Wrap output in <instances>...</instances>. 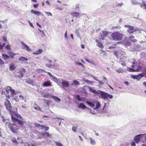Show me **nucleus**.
Returning <instances> with one entry per match:
<instances>
[{"mask_svg": "<svg viewBox=\"0 0 146 146\" xmlns=\"http://www.w3.org/2000/svg\"><path fill=\"white\" fill-rule=\"evenodd\" d=\"M103 80L107 84H108V81L106 78L105 77H103Z\"/></svg>", "mask_w": 146, "mask_h": 146, "instance_id": "46", "label": "nucleus"}, {"mask_svg": "<svg viewBox=\"0 0 146 146\" xmlns=\"http://www.w3.org/2000/svg\"><path fill=\"white\" fill-rule=\"evenodd\" d=\"M28 59L23 56H21L19 59V60L21 62H24L28 60Z\"/></svg>", "mask_w": 146, "mask_h": 146, "instance_id": "18", "label": "nucleus"}, {"mask_svg": "<svg viewBox=\"0 0 146 146\" xmlns=\"http://www.w3.org/2000/svg\"><path fill=\"white\" fill-rule=\"evenodd\" d=\"M26 82L29 84L30 85L32 84L33 85V84H32L33 83V81L31 79H29L27 80H26Z\"/></svg>", "mask_w": 146, "mask_h": 146, "instance_id": "24", "label": "nucleus"}, {"mask_svg": "<svg viewBox=\"0 0 146 146\" xmlns=\"http://www.w3.org/2000/svg\"><path fill=\"white\" fill-rule=\"evenodd\" d=\"M61 82L59 83V84H61V86H62L63 88L64 87L68 88L69 87V82L68 81L62 79Z\"/></svg>", "mask_w": 146, "mask_h": 146, "instance_id": "6", "label": "nucleus"}, {"mask_svg": "<svg viewBox=\"0 0 146 146\" xmlns=\"http://www.w3.org/2000/svg\"><path fill=\"white\" fill-rule=\"evenodd\" d=\"M13 100H15L16 102H19V100L18 99H17V97H16V98L15 97V98L13 99Z\"/></svg>", "mask_w": 146, "mask_h": 146, "instance_id": "60", "label": "nucleus"}, {"mask_svg": "<svg viewBox=\"0 0 146 146\" xmlns=\"http://www.w3.org/2000/svg\"><path fill=\"white\" fill-rule=\"evenodd\" d=\"M78 107L79 108L83 109L86 108V106L83 103H80L79 105L78 106Z\"/></svg>", "mask_w": 146, "mask_h": 146, "instance_id": "16", "label": "nucleus"}, {"mask_svg": "<svg viewBox=\"0 0 146 146\" xmlns=\"http://www.w3.org/2000/svg\"><path fill=\"white\" fill-rule=\"evenodd\" d=\"M17 122L19 125H23V121L20 120L19 119H18L17 121H16Z\"/></svg>", "mask_w": 146, "mask_h": 146, "instance_id": "42", "label": "nucleus"}, {"mask_svg": "<svg viewBox=\"0 0 146 146\" xmlns=\"http://www.w3.org/2000/svg\"><path fill=\"white\" fill-rule=\"evenodd\" d=\"M5 125L8 126V127L11 130L13 133L16 132V130L17 129V127L15 124L10 123L9 122H7L5 123Z\"/></svg>", "mask_w": 146, "mask_h": 146, "instance_id": "4", "label": "nucleus"}, {"mask_svg": "<svg viewBox=\"0 0 146 146\" xmlns=\"http://www.w3.org/2000/svg\"><path fill=\"white\" fill-rule=\"evenodd\" d=\"M142 135H143L140 134L135 136V138L134 139V141L137 143H138L140 140V137H141Z\"/></svg>", "mask_w": 146, "mask_h": 146, "instance_id": "13", "label": "nucleus"}, {"mask_svg": "<svg viewBox=\"0 0 146 146\" xmlns=\"http://www.w3.org/2000/svg\"><path fill=\"white\" fill-rule=\"evenodd\" d=\"M9 68L11 70H14L15 67L13 64H11L9 66Z\"/></svg>", "mask_w": 146, "mask_h": 146, "instance_id": "34", "label": "nucleus"}, {"mask_svg": "<svg viewBox=\"0 0 146 146\" xmlns=\"http://www.w3.org/2000/svg\"><path fill=\"white\" fill-rule=\"evenodd\" d=\"M7 88L8 90L11 92V96H12L16 94L14 90L13 89L12 87L10 86H7Z\"/></svg>", "mask_w": 146, "mask_h": 146, "instance_id": "11", "label": "nucleus"}, {"mask_svg": "<svg viewBox=\"0 0 146 146\" xmlns=\"http://www.w3.org/2000/svg\"><path fill=\"white\" fill-rule=\"evenodd\" d=\"M44 86H51V83L50 81H46L44 82L43 84Z\"/></svg>", "mask_w": 146, "mask_h": 146, "instance_id": "20", "label": "nucleus"}, {"mask_svg": "<svg viewBox=\"0 0 146 146\" xmlns=\"http://www.w3.org/2000/svg\"><path fill=\"white\" fill-rule=\"evenodd\" d=\"M21 44H22V47L23 48L26 49V50L28 51H31V50L29 46H28L22 42H21Z\"/></svg>", "mask_w": 146, "mask_h": 146, "instance_id": "10", "label": "nucleus"}, {"mask_svg": "<svg viewBox=\"0 0 146 146\" xmlns=\"http://www.w3.org/2000/svg\"><path fill=\"white\" fill-rule=\"evenodd\" d=\"M45 13L47 14L48 16H52V15L51 13L48 12H45Z\"/></svg>", "mask_w": 146, "mask_h": 146, "instance_id": "47", "label": "nucleus"}, {"mask_svg": "<svg viewBox=\"0 0 146 146\" xmlns=\"http://www.w3.org/2000/svg\"><path fill=\"white\" fill-rule=\"evenodd\" d=\"M42 136H44L45 135H47L48 137H51V135L49 134V133L46 132L44 133H42Z\"/></svg>", "mask_w": 146, "mask_h": 146, "instance_id": "28", "label": "nucleus"}, {"mask_svg": "<svg viewBox=\"0 0 146 146\" xmlns=\"http://www.w3.org/2000/svg\"><path fill=\"white\" fill-rule=\"evenodd\" d=\"M49 129V128L48 127H46V126H44V129H45V131H47L48 130V129Z\"/></svg>", "mask_w": 146, "mask_h": 146, "instance_id": "62", "label": "nucleus"}, {"mask_svg": "<svg viewBox=\"0 0 146 146\" xmlns=\"http://www.w3.org/2000/svg\"><path fill=\"white\" fill-rule=\"evenodd\" d=\"M140 6L141 7H143V8L146 9V4L144 2L141 3Z\"/></svg>", "mask_w": 146, "mask_h": 146, "instance_id": "37", "label": "nucleus"}, {"mask_svg": "<svg viewBox=\"0 0 146 146\" xmlns=\"http://www.w3.org/2000/svg\"><path fill=\"white\" fill-rule=\"evenodd\" d=\"M1 93L3 95H5L6 94L5 91L6 90V88H1Z\"/></svg>", "mask_w": 146, "mask_h": 146, "instance_id": "35", "label": "nucleus"}, {"mask_svg": "<svg viewBox=\"0 0 146 146\" xmlns=\"http://www.w3.org/2000/svg\"><path fill=\"white\" fill-rule=\"evenodd\" d=\"M130 38L131 41L133 42H136L137 41V40L136 39H134V36H131L130 37Z\"/></svg>", "mask_w": 146, "mask_h": 146, "instance_id": "27", "label": "nucleus"}, {"mask_svg": "<svg viewBox=\"0 0 146 146\" xmlns=\"http://www.w3.org/2000/svg\"><path fill=\"white\" fill-rule=\"evenodd\" d=\"M123 5V3H120L118 4L116 6L118 7H120L122 5Z\"/></svg>", "mask_w": 146, "mask_h": 146, "instance_id": "54", "label": "nucleus"}, {"mask_svg": "<svg viewBox=\"0 0 146 146\" xmlns=\"http://www.w3.org/2000/svg\"><path fill=\"white\" fill-rule=\"evenodd\" d=\"M109 32L106 31H102V33L100 34L101 38H100V40H104L105 39V37H106L108 34Z\"/></svg>", "mask_w": 146, "mask_h": 146, "instance_id": "8", "label": "nucleus"}, {"mask_svg": "<svg viewBox=\"0 0 146 146\" xmlns=\"http://www.w3.org/2000/svg\"><path fill=\"white\" fill-rule=\"evenodd\" d=\"M53 80L58 84V85L59 86H60L59 83H60V80H58L56 77L54 76L52 78Z\"/></svg>", "mask_w": 146, "mask_h": 146, "instance_id": "15", "label": "nucleus"}, {"mask_svg": "<svg viewBox=\"0 0 146 146\" xmlns=\"http://www.w3.org/2000/svg\"><path fill=\"white\" fill-rule=\"evenodd\" d=\"M76 127H73L72 128V130L74 132L76 131Z\"/></svg>", "mask_w": 146, "mask_h": 146, "instance_id": "53", "label": "nucleus"}, {"mask_svg": "<svg viewBox=\"0 0 146 146\" xmlns=\"http://www.w3.org/2000/svg\"><path fill=\"white\" fill-rule=\"evenodd\" d=\"M137 62H133L132 63V64L133 65H132V67L133 68H135L137 67Z\"/></svg>", "mask_w": 146, "mask_h": 146, "instance_id": "39", "label": "nucleus"}, {"mask_svg": "<svg viewBox=\"0 0 146 146\" xmlns=\"http://www.w3.org/2000/svg\"><path fill=\"white\" fill-rule=\"evenodd\" d=\"M123 42V44L127 46H129L131 44V43L130 42L127 41H124Z\"/></svg>", "mask_w": 146, "mask_h": 146, "instance_id": "38", "label": "nucleus"}, {"mask_svg": "<svg viewBox=\"0 0 146 146\" xmlns=\"http://www.w3.org/2000/svg\"><path fill=\"white\" fill-rule=\"evenodd\" d=\"M88 88L90 91L94 94H100L101 95V98L104 100H108V98L110 99H112L113 98V96L112 95L110 94L100 90L97 91L91 87H88Z\"/></svg>", "mask_w": 146, "mask_h": 146, "instance_id": "1", "label": "nucleus"}, {"mask_svg": "<svg viewBox=\"0 0 146 146\" xmlns=\"http://www.w3.org/2000/svg\"><path fill=\"white\" fill-rule=\"evenodd\" d=\"M96 107L94 108V110H96L99 109L101 105L100 103L98 101L96 102Z\"/></svg>", "mask_w": 146, "mask_h": 146, "instance_id": "17", "label": "nucleus"}, {"mask_svg": "<svg viewBox=\"0 0 146 146\" xmlns=\"http://www.w3.org/2000/svg\"><path fill=\"white\" fill-rule=\"evenodd\" d=\"M83 80L84 82L86 83H88V84H93V82L91 81H90L88 80L85 79H83Z\"/></svg>", "mask_w": 146, "mask_h": 146, "instance_id": "26", "label": "nucleus"}, {"mask_svg": "<svg viewBox=\"0 0 146 146\" xmlns=\"http://www.w3.org/2000/svg\"><path fill=\"white\" fill-rule=\"evenodd\" d=\"M43 100L45 102L46 105L48 106H49L50 104V101H48L45 99H43Z\"/></svg>", "mask_w": 146, "mask_h": 146, "instance_id": "44", "label": "nucleus"}, {"mask_svg": "<svg viewBox=\"0 0 146 146\" xmlns=\"http://www.w3.org/2000/svg\"><path fill=\"white\" fill-rule=\"evenodd\" d=\"M142 69V68L139 66H137L136 69H135L133 68L127 67V70L130 72H139Z\"/></svg>", "mask_w": 146, "mask_h": 146, "instance_id": "7", "label": "nucleus"}, {"mask_svg": "<svg viewBox=\"0 0 146 146\" xmlns=\"http://www.w3.org/2000/svg\"><path fill=\"white\" fill-rule=\"evenodd\" d=\"M5 96L7 98H8L10 99V96L9 94H5Z\"/></svg>", "mask_w": 146, "mask_h": 146, "instance_id": "63", "label": "nucleus"}, {"mask_svg": "<svg viewBox=\"0 0 146 146\" xmlns=\"http://www.w3.org/2000/svg\"><path fill=\"white\" fill-rule=\"evenodd\" d=\"M125 27L128 29L127 30V31L130 33H133L134 32L138 30L137 28L131 26L129 25H125Z\"/></svg>", "mask_w": 146, "mask_h": 146, "instance_id": "5", "label": "nucleus"}, {"mask_svg": "<svg viewBox=\"0 0 146 146\" xmlns=\"http://www.w3.org/2000/svg\"><path fill=\"white\" fill-rule=\"evenodd\" d=\"M97 46L101 48H102L104 47V46H103L102 43L100 42L98 43V44H97Z\"/></svg>", "mask_w": 146, "mask_h": 146, "instance_id": "41", "label": "nucleus"}, {"mask_svg": "<svg viewBox=\"0 0 146 146\" xmlns=\"http://www.w3.org/2000/svg\"><path fill=\"white\" fill-rule=\"evenodd\" d=\"M86 103L87 104L90 106L91 107H94L95 106L94 104L88 101L86 102Z\"/></svg>", "mask_w": 146, "mask_h": 146, "instance_id": "30", "label": "nucleus"}, {"mask_svg": "<svg viewBox=\"0 0 146 146\" xmlns=\"http://www.w3.org/2000/svg\"><path fill=\"white\" fill-rule=\"evenodd\" d=\"M123 38V34L118 32H115L113 33L110 36L111 39L115 41L121 40Z\"/></svg>", "mask_w": 146, "mask_h": 146, "instance_id": "2", "label": "nucleus"}, {"mask_svg": "<svg viewBox=\"0 0 146 146\" xmlns=\"http://www.w3.org/2000/svg\"><path fill=\"white\" fill-rule=\"evenodd\" d=\"M5 64L4 62L0 58V65H3Z\"/></svg>", "mask_w": 146, "mask_h": 146, "instance_id": "51", "label": "nucleus"}, {"mask_svg": "<svg viewBox=\"0 0 146 146\" xmlns=\"http://www.w3.org/2000/svg\"><path fill=\"white\" fill-rule=\"evenodd\" d=\"M142 33L145 36V37L146 38V31H143V32Z\"/></svg>", "mask_w": 146, "mask_h": 146, "instance_id": "58", "label": "nucleus"}, {"mask_svg": "<svg viewBox=\"0 0 146 146\" xmlns=\"http://www.w3.org/2000/svg\"><path fill=\"white\" fill-rule=\"evenodd\" d=\"M38 5V4H34L33 6L35 8H36L37 7Z\"/></svg>", "mask_w": 146, "mask_h": 146, "instance_id": "64", "label": "nucleus"}, {"mask_svg": "<svg viewBox=\"0 0 146 146\" xmlns=\"http://www.w3.org/2000/svg\"><path fill=\"white\" fill-rule=\"evenodd\" d=\"M18 73L19 74L17 76L18 77L21 78L23 77V74L22 71H19L18 72Z\"/></svg>", "mask_w": 146, "mask_h": 146, "instance_id": "33", "label": "nucleus"}, {"mask_svg": "<svg viewBox=\"0 0 146 146\" xmlns=\"http://www.w3.org/2000/svg\"><path fill=\"white\" fill-rule=\"evenodd\" d=\"M15 113V112L14 111V112L13 114H11V113H10L11 114V117L12 119L13 120V121H16L18 119H17L15 117L13 116V115H14V114Z\"/></svg>", "mask_w": 146, "mask_h": 146, "instance_id": "32", "label": "nucleus"}, {"mask_svg": "<svg viewBox=\"0 0 146 146\" xmlns=\"http://www.w3.org/2000/svg\"><path fill=\"white\" fill-rule=\"evenodd\" d=\"M4 105L5 106L6 109L9 111L10 113L13 114L14 112V111H13L12 110L11 103L8 99H6V101L4 103Z\"/></svg>", "mask_w": 146, "mask_h": 146, "instance_id": "3", "label": "nucleus"}, {"mask_svg": "<svg viewBox=\"0 0 146 146\" xmlns=\"http://www.w3.org/2000/svg\"><path fill=\"white\" fill-rule=\"evenodd\" d=\"M46 66H47V67H49V68H51L52 67V65L50 64H46Z\"/></svg>", "mask_w": 146, "mask_h": 146, "instance_id": "57", "label": "nucleus"}, {"mask_svg": "<svg viewBox=\"0 0 146 146\" xmlns=\"http://www.w3.org/2000/svg\"><path fill=\"white\" fill-rule=\"evenodd\" d=\"M74 84L75 85H78L79 84L78 82L76 80H73V82L72 84V85Z\"/></svg>", "mask_w": 146, "mask_h": 146, "instance_id": "36", "label": "nucleus"}, {"mask_svg": "<svg viewBox=\"0 0 146 146\" xmlns=\"http://www.w3.org/2000/svg\"><path fill=\"white\" fill-rule=\"evenodd\" d=\"M10 56L12 58H13L14 56L16 55L17 54L13 52H9V53Z\"/></svg>", "mask_w": 146, "mask_h": 146, "instance_id": "29", "label": "nucleus"}, {"mask_svg": "<svg viewBox=\"0 0 146 146\" xmlns=\"http://www.w3.org/2000/svg\"><path fill=\"white\" fill-rule=\"evenodd\" d=\"M76 98H77L78 100L79 101L81 102L83 101L82 98L80 97V96L78 94L77 95V96Z\"/></svg>", "mask_w": 146, "mask_h": 146, "instance_id": "40", "label": "nucleus"}, {"mask_svg": "<svg viewBox=\"0 0 146 146\" xmlns=\"http://www.w3.org/2000/svg\"><path fill=\"white\" fill-rule=\"evenodd\" d=\"M12 141L14 143H18L17 141L16 140V139L15 138H13L12 139Z\"/></svg>", "mask_w": 146, "mask_h": 146, "instance_id": "45", "label": "nucleus"}, {"mask_svg": "<svg viewBox=\"0 0 146 146\" xmlns=\"http://www.w3.org/2000/svg\"><path fill=\"white\" fill-rule=\"evenodd\" d=\"M42 52V50L41 49H39L37 51L34 52L33 53L34 54H41Z\"/></svg>", "mask_w": 146, "mask_h": 146, "instance_id": "23", "label": "nucleus"}, {"mask_svg": "<svg viewBox=\"0 0 146 146\" xmlns=\"http://www.w3.org/2000/svg\"><path fill=\"white\" fill-rule=\"evenodd\" d=\"M56 144L57 146H63L59 142H56Z\"/></svg>", "mask_w": 146, "mask_h": 146, "instance_id": "48", "label": "nucleus"}, {"mask_svg": "<svg viewBox=\"0 0 146 146\" xmlns=\"http://www.w3.org/2000/svg\"><path fill=\"white\" fill-rule=\"evenodd\" d=\"M71 15L73 16L76 17H80L81 16L82 14H81L80 13L74 12H73L71 13Z\"/></svg>", "mask_w": 146, "mask_h": 146, "instance_id": "12", "label": "nucleus"}, {"mask_svg": "<svg viewBox=\"0 0 146 146\" xmlns=\"http://www.w3.org/2000/svg\"><path fill=\"white\" fill-rule=\"evenodd\" d=\"M116 71L118 73H122L123 72V70L121 68L119 69H118L116 70Z\"/></svg>", "mask_w": 146, "mask_h": 146, "instance_id": "43", "label": "nucleus"}, {"mask_svg": "<svg viewBox=\"0 0 146 146\" xmlns=\"http://www.w3.org/2000/svg\"><path fill=\"white\" fill-rule=\"evenodd\" d=\"M131 145L132 146H135L136 144L135 142L134 141L132 142L131 143Z\"/></svg>", "mask_w": 146, "mask_h": 146, "instance_id": "56", "label": "nucleus"}, {"mask_svg": "<svg viewBox=\"0 0 146 146\" xmlns=\"http://www.w3.org/2000/svg\"><path fill=\"white\" fill-rule=\"evenodd\" d=\"M76 63L77 64H78V65L83 67L84 68V65L81 63L79 62H76Z\"/></svg>", "mask_w": 146, "mask_h": 146, "instance_id": "49", "label": "nucleus"}, {"mask_svg": "<svg viewBox=\"0 0 146 146\" xmlns=\"http://www.w3.org/2000/svg\"><path fill=\"white\" fill-rule=\"evenodd\" d=\"M2 129L0 128V136L2 137H4V136L2 134Z\"/></svg>", "mask_w": 146, "mask_h": 146, "instance_id": "52", "label": "nucleus"}, {"mask_svg": "<svg viewBox=\"0 0 146 146\" xmlns=\"http://www.w3.org/2000/svg\"><path fill=\"white\" fill-rule=\"evenodd\" d=\"M2 56L3 57V59L5 60H7L9 58L8 55L4 54H2Z\"/></svg>", "mask_w": 146, "mask_h": 146, "instance_id": "25", "label": "nucleus"}, {"mask_svg": "<svg viewBox=\"0 0 146 146\" xmlns=\"http://www.w3.org/2000/svg\"><path fill=\"white\" fill-rule=\"evenodd\" d=\"M44 98H50V96L49 94L48 93L44 94L42 96Z\"/></svg>", "mask_w": 146, "mask_h": 146, "instance_id": "31", "label": "nucleus"}, {"mask_svg": "<svg viewBox=\"0 0 146 146\" xmlns=\"http://www.w3.org/2000/svg\"><path fill=\"white\" fill-rule=\"evenodd\" d=\"M51 97L53 100L57 102H59L60 101V99L56 96L52 95L51 96Z\"/></svg>", "mask_w": 146, "mask_h": 146, "instance_id": "14", "label": "nucleus"}, {"mask_svg": "<svg viewBox=\"0 0 146 146\" xmlns=\"http://www.w3.org/2000/svg\"><path fill=\"white\" fill-rule=\"evenodd\" d=\"M64 36L66 38H67V31H66L65 34H64Z\"/></svg>", "mask_w": 146, "mask_h": 146, "instance_id": "61", "label": "nucleus"}, {"mask_svg": "<svg viewBox=\"0 0 146 146\" xmlns=\"http://www.w3.org/2000/svg\"><path fill=\"white\" fill-rule=\"evenodd\" d=\"M34 109L36 110H40L41 111H42L41 110L40 108L39 107L34 106Z\"/></svg>", "mask_w": 146, "mask_h": 146, "instance_id": "50", "label": "nucleus"}, {"mask_svg": "<svg viewBox=\"0 0 146 146\" xmlns=\"http://www.w3.org/2000/svg\"><path fill=\"white\" fill-rule=\"evenodd\" d=\"M31 12L38 16L40 15L41 14V13L40 12L35 11L33 9L31 10Z\"/></svg>", "mask_w": 146, "mask_h": 146, "instance_id": "21", "label": "nucleus"}, {"mask_svg": "<svg viewBox=\"0 0 146 146\" xmlns=\"http://www.w3.org/2000/svg\"><path fill=\"white\" fill-rule=\"evenodd\" d=\"M90 113L93 114H96L94 111H92L91 110H90Z\"/></svg>", "mask_w": 146, "mask_h": 146, "instance_id": "59", "label": "nucleus"}, {"mask_svg": "<svg viewBox=\"0 0 146 146\" xmlns=\"http://www.w3.org/2000/svg\"><path fill=\"white\" fill-rule=\"evenodd\" d=\"M35 126L37 127H40V129H44V127L45 126L40 125V124L38 123H35Z\"/></svg>", "mask_w": 146, "mask_h": 146, "instance_id": "19", "label": "nucleus"}, {"mask_svg": "<svg viewBox=\"0 0 146 146\" xmlns=\"http://www.w3.org/2000/svg\"><path fill=\"white\" fill-rule=\"evenodd\" d=\"M89 139L90 140L91 144L92 145H96V142L94 139L91 137H90Z\"/></svg>", "mask_w": 146, "mask_h": 146, "instance_id": "22", "label": "nucleus"}, {"mask_svg": "<svg viewBox=\"0 0 146 146\" xmlns=\"http://www.w3.org/2000/svg\"><path fill=\"white\" fill-rule=\"evenodd\" d=\"M144 76L143 74H140L137 75H132V78L133 79H136L138 80H139Z\"/></svg>", "mask_w": 146, "mask_h": 146, "instance_id": "9", "label": "nucleus"}, {"mask_svg": "<svg viewBox=\"0 0 146 146\" xmlns=\"http://www.w3.org/2000/svg\"><path fill=\"white\" fill-rule=\"evenodd\" d=\"M3 41L5 42H6L7 40V38L5 36H3Z\"/></svg>", "mask_w": 146, "mask_h": 146, "instance_id": "55", "label": "nucleus"}]
</instances>
